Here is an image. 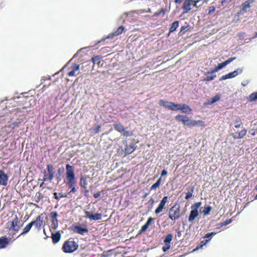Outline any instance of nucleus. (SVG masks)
Instances as JSON below:
<instances>
[{"label":"nucleus","instance_id":"nucleus-4","mask_svg":"<svg viewBox=\"0 0 257 257\" xmlns=\"http://www.w3.org/2000/svg\"><path fill=\"white\" fill-rule=\"evenodd\" d=\"M78 248V244L74 240H66L64 242L62 250L65 253H72Z\"/></svg>","mask_w":257,"mask_h":257},{"label":"nucleus","instance_id":"nucleus-41","mask_svg":"<svg viewBox=\"0 0 257 257\" xmlns=\"http://www.w3.org/2000/svg\"><path fill=\"white\" fill-rule=\"evenodd\" d=\"M236 57H230L227 59L225 61L222 62L224 67L227 66L228 64H230L231 62L236 59Z\"/></svg>","mask_w":257,"mask_h":257},{"label":"nucleus","instance_id":"nucleus-1","mask_svg":"<svg viewBox=\"0 0 257 257\" xmlns=\"http://www.w3.org/2000/svg\"><path fill=\"white\" fill-rule=\"evenodd\" d=\"M66 184L68 185V190H69L68 194L75 193L77 192V189L75 187L76 182L73 167L67 164L66 165Z\"/></svg>","mask_w":257,"mask_h":257},{"label":"nucleus","instance_id":"nucleus-17","mask_svg":"<svg viewBox=\"0 0 257 257\" xmlns=\"http://www.w3.org/2000/svg\"><path fill=\"white\" fill-rule=\"evenodd\" d=\"M247 130L245 128L243 129L240 132H235L232 134V136L234 139H239L243 138L246 134Z\"/></svg>","mask_w":257,"mask_h":257},{"label":"nucleus","instance_id":"nucleus-21","mask_svg":"<svg viewBox=\"0 0 257 257\" xmlns=\"http://www.w3.org/2000/svg\"><path fill=\"white\" fill-rule=\"evenodd\" d=\"M198 210H194L191 209L188 217L189 221L192 222V221H193L195 219V218L198 216Z\"/></svg>","mask_w":257,"mask_h":257},{"label":"nucleus","instance_id":"nucleus-50","mask_svg":"<svg viewBox=\"0 0 257 257\" xmlns=\"http://www.w3.org/2000/svg\"><path fill=\"white\" fill-rule=\"evenodd\" d=\"M70 69L74 71H78L80 69V65L79 64H74L72 65Z\"/></svg>","mask_w":257,"mask_h":257},{"label":"nucleus","instance_id":"nucleus-12","mask_svg":"<svg viewBox=\"0 0 257 257\" xmlns=\"http://www.w3.org/2000/svg\"><path fill=\"white\" fill-rule=\"evenodd\" d=\"M85 217H87L92 220H99L102 219V214L100 213H96L94 214H92L90 212L85 211L84 212Z\"/></svg>","mask_w":257,"mask_h":257},{"label":"nucleus","instance_id":"nucleus-2","mask_svg":"<svg viewBox=\"0 0 257 257\" xmlns=\"http://www.w3.org/2000/svg\"><path fill=\"white\" fill-rule=\"evenodd\" d=\"M175 119L178 121H181L184 125L189 127L201 125L203 123L202 120H193L187 115L180 114L177 115L175 116Z\"/></svg>","mask_w":257,"mask_h":257},{"label":"nucleus","instance_id":"nucleus-26","mask_svg":"<svg viewBox=\"0 0 257 257\" xmlns=\"http://www.w3.org/2000/svg\"><path fill=\"white\" fill-rule=\"evenodd\" d=\"M172 102L166 101L163 99H161L159 100V104L160 105L162 106L165 108H167L170 109L171 107Z\"/></svg>","mask_w":257,"mask_h":257},{"label":"nucleus","instance_id":"nucleus-47","mask_svg":"<svg viewBox=\"0 0 257 257\" xmlns=\"http://www.w3.org/2000/svg\"><path fill=\"white\" fill-rule=\"evenodd\" d=\"M58 226V219L52 220V227L56 230Z\"/></svg>","mask_w":257,"mask_h":257},{"label":"nucleus","instance_id":"nucleus-43","mask_svg":"<svg viewBox=\"0 0 257 257\" xmlns=\"http://www.w3.org/2000/svg\"><path fill=\"white\" fill-rule=\"evenodd\" d=\"M224 67V66L223 65L222 63H219L217 66H216L214 68L212 69L213 71H214V73L217 72L219 70L223 68Z\"/></svg>","mask_w":257,"mask_h":257},{"label":"nucleus","instance_id":"nucleus-57","mask_svg":"<svg viewBox=\"0 0 257 257\" xmlns=\"http://www.w3.org/2000/svg\"><path fill=\"white\" fill-rule=\"evenodd\" d=\"M101 191H98L97 193H94L93 194V197L95 198H97L101 196Z\"/></svg>","mask_w":257,"mask_h":257},{"label":"nucleus","instance_id":"nucleus-54","mask_svg":"<svg viewBox=\"0 0 257 257\" xmlns=\"http://www.w3.org/2000/svg\"><path fill=\"white\" fill-rule=\"evenodd\" d=\"M93 130L94 134H97L100 130V126L98 125L95 127H94Z\"/></svg>","mask_w":257,"mask_h":257},{"label":"nucleus","instance_id":"nucleus-59","mask_svg":"<svg viewBox=\"0 0 257 257\" xmlns=\"http://www.w3.org/2000/svg\"><path fill=\"white\" fill-rule=\"evenodd\" d=\"M158 187H159L158 185H157V184H156V183H155L154 184H153L152 185V186L151 187V190H155Z\"/></svg>","mask_w":257,"mask_h":257},{"label":"nucleus","instance_id":"nucleus-13","mask_svg":"<svg viewBox=\"0 0 257 257\" xmlns=\"http://www.w3.org/2000/svg\"><path fill=\"white\" fill-rule=\"evenodd\" d=\"M168 200V196H164L163 199L161 200L158 206L155 209V212L156 214H158L160 213L164 208V206L167 202Z\"/></svg>","mask_w":257,"mask_h":257},{"label":"nucleus","instance_id":"nucleus-62","mask_svg":"<svg viewBox=\"0 0 257 257\" xmlns=\"http://www.w3.org/2000/svg\"><path fill=\"white\" fill-rule=\"evenodd\" d=\"M168 173V172L165 169H163L161 172V176H163L166 175Z\"/></svg>","mask_w":257,"mask_h":257},{"label":"nucleus","instance_id":"nucleus-19","mask_svg":"<svg viewBox=\"0 0 257 257\" xmlns=\"http://www.w3.org/2000/svg\"><path fill=\"white\" fill-rule=\"evenodd\" d=\"M250 4H251L249 3L247 1L244 2L242 4V8L238 12V15H243L244 13H246L247 9L250 7Z\"/></svg>","mask_w":257,"mask_h":257},{"label":"nucleus","instance_id":"nucleus-32","mask_svg":"<svg viewBox=\"0 0 257 257\" xmlns=\"http://www.w3.org/2000/svg\"><path fill=\"white\" fill-rule=\"evenodd\" d=\"M89 48V47H83V48H82L79 49L77 51V52L74 55L72 58H71L68 62H70L73 58H76V57H78V56H80V57H82V55H80V52H81L82 51H83L84 50H85L87 48Z\"/></svg>","mask_w":257,"mask_h":257},{"label":"nucleus","instance_id":"nucleus-44","mask_svg":"<svg viewBox=\"0 0 257 257\" xmlns=\"http://www.w3.org/2000/svg\"><path fill=\"white\" fill-rule=\"evenodd\" d=\"M190 26L189 25H187V26H183L181 27L180 31L179 32L180 35H182L184 34L183 31L185 30H186V31H188L190 29Z\"/></svg>","mask_w":257,"mask_h":257},{"label":"nucleus","instance_id":"nucleus-45","mask_svg":"<svg viewBox=\"0 0 257 257\" xmlns=\"http://www.w3.org/2000/svg\"><path fill=\"white\" fill-rule=\"evenodd\" d=\"M146 13V10L145 9H141V10H134L132 11L129 12V14H140L142 13Z\"/></svg>","mask_w":257,"mask_h":257},{"label":"nucleus","instance_id":"nucleus-58","mask_svg":"<svg viewBox=\"0 0 257 257\" xmlns=\"http://www.w3.org/2000/svg\"><path fill=\"white\" fill-rule=\"evenodd\" d=\"M154 202H155L154 199H153V198H151V199H150V200L148 202V204H149V205H150L152 207L153 206Z\"/></svg>","mask_w":257,"mask_h":257},{"label":"nucleus","instance_id":"nucleus-64","mask_svg":"<svg viewBox=\"0 0 257 257\" xmlns=\"http://www.w3.org/2000/svg\"><path fill=\"white\" fill-rule=\"evenodd\" d=\"M84 194L85 196H88V194L89 193V190L87 189V187H86V189H84Z\"/></svg>","mask_w":257,"mask_h":257},{"label":"nucleus","instance_id":"nucleus-16","mask_svg":"<svg viewBox=\"0 0 257 257\" xmlns=\"http://www.w3.org/2000/svg\"><path fill=\"white\" fill-rule=\"evenodd\" d=\"M124 29L125 27L123 26H121L119 27L115 31L113 32L111 34H109L106 38L111 39L114 36L119 35L123 33Z\"/></svg>","mask_w":257,"mask_h":257},{"label":"nucleus","instance_id":"nucleus-40","mask_svg":"<svg viewBox=\"0 0 257 257\" xmlns=\"http://www.w3.org/2000/svg\"><path fill=\"white\" fill-rule=\"evenodd\" d=\"M249 100L250 101H255L257 100V92L251 93L249 96Z\"/></svg>","mask_w":257,"mask_h":257},{"label":"nucleus","instance_id":"nucleus-36","mask_svg":"<svg viewBox=\"0 0 257 257\" xmlns=\"http://www.w3.org/2000/svg\"><path fill=\"white\" fill-rule=\"evenodd\" d=\"M211 207L209 205L205 206L204 208V209L202 211L204 215L206 216L208 215L211 210Z\"/></svg>","mask_w":257,"mask_h":257},{"label":"nucleus","instance_id":"nucleus-51","mask_svg":"<svg viewBox=\"0 0 257 257\" xmlns=\"http://www.w3.org/2000/svg\"><path fill=\"white\" fill-rule=\"evenodd\" d=\"M36 199L35 201L37 203H38L40 201V200L43 198V196L40 193H38L37 194H36Z\"/></svg>","mask_w":257,"mask_h":257},{"label":"nucleus","instance_id":"nucleus-15","mask_svg":"<svg viewBox=\"0 0 257 257\" xmlns=\"http://www.w3.org/2000/svg\"><path fill=\"white\" fill-rule=\"evenodd\" d=\"M153 220V218L152 217H149L146 223L142 226L141 229L139 231L138 235H140L145 232Z\"/></svg>","mask_w":257,"mask_h":257},{"label":"nucleus","instance_id":"nucleus-56","mask_svg":"<svg viewBox=\"0 0 257 257\" xmlns=\"http://www.w3.org/2000/svg\"><path fill=\"white\" fill-rule=\"evenodd\" d=\"M192 194L191 192H187L186 194V196L185 197V199L188 200L192 196Z\"/></svg>","mask_w":257,"mask_h":257},{"label":"nucleus","instance_id":"nucleus-28","mask_svg":"<svg viewBox=\"0 0 257 257\" xmlns=\"http://www.w3.org/2000/svg\"><path fill=\"white\" fill-rule=\"evenodd\" d=\"M80 185L82 188L86 189V187H87V182L86 177L83 176H81L80 180Z\"/></svg>","mask_w":257,"mask_h":257},{"label":"nucleus","instance_id":"nucleus-22","mask_svg":"<svg viewBox=\"0 0 257 257\" xmlns=\"http://www.w3.org/2000/svg\"><path fill=\"white\" fill-rule=\"evenodd\" d=\"M180 110L183 113L189 114L192 111V109L186 104H181Z\"/></svg>","mask_w":257,"mask_h":257},{"label":"nucleus","instance_id":"nucleus-31","mask_svg":"<svg viewBox=\"0 0 257 257\" xmlns=\"http://www.w3.org/2000/svg\"><path fill=\"white\" fill-rule=\"evenodd\" d=\"M173 235L171 233L168 234L164 239V242L165 243L170 244L172 240Z\"/></svg>","mask_w":257,"mask_h":257},{"label":"nucleus","instance_id":"nucleus-52","mask_svg":"<svg viewBox=\"0 0 257 257\" xmlns=\"http://www.w3.org/2000/svg\"><path fill=\"white\" fill-rule=\"evenodd\" d=\"M171 245L170 244L165 243V245L162 247V250L164 252H166L170 248Z\"/></svg>","mask_w":257,"mask_h":257},{"label":"nucleus","instance_id":"nucleus-30","mask_svg":"<svg viewBox=\"0 0 257 257\" xmlns=\"http://www.w3.org/2000/svg\"><path fill=\"white\" fill-rule=\"evenodd\" d=\"M62 173V170L61 168H59L57 170V173L56 175V180L57 183H59L62 180L61 174Z\"/></svg>","mask_w":257,"mask_h":257},{"label":"nucleus","instance_id":"nucleus-9","mask_svg":"<svg viewBox=\"0 0 257 257\" xmlns=\"http://www.w3.org/2000/svg\"><path fill=\"white\" fill-rule=\"evenodd\" d=\"M195 2V0H185L182 9L183 10V14L188 13L191 9V6Z\"/></svg>","mask_w":257,"mask_h":257},{"label":"nucleus","instance_id":"nucleus-5","mask_svg":"<svg viewBox=\"0 0 257 257\" xmlns=\"http://www.w3.org/2000/svg\"><path fill=\"white\" fill-rule=\"evenodd\" d=\"M169 217L172 220H175L180 217V207L176 205L173 206L169 210Z\"/></svg>","mask_w":257,"mask_h":257},{"label":"nucleus","instance_id":"nucleus-25","mask_svg":"<svg viewBox=\"0 0 257 257\" xmlns=\"http://www.w3.org/2000/svg\"><path fill=\"white\" fill-rule=\"evenodd\" d=\"M113 127L115 130L119 133H122L124 132V127L121 123H115L113 124Z\"/></svg>","mask_w":257,"mask_h":257},{"label":"nucleus","instance_id":"nucleus-18","mask_svg":"<svg viewBox=\"0 0 257 257\" xmlns=\"http://www.w3.org/2000/svg\"><path fill=\"white\" fill-rule=\"evenodd\" d=\"M221 98V95L219 94L215 95L212 97L211 99H208L207 101L204 103V105H211L216 102L219 101Z\"/></svg>","mask_w":257,"mask_h":257},{"label":"nucleus","instance_id":"nucleus-61","mask_svg":"<svg viewBox=\"0 0 257 257\" xmlns=\"http://www.w3.org/2000/svg\"><path fill=\"white\" fill-rule=\"evenodd\" d=\"M214 72L213 71V69H211L209 71H208L206 72H205V75H209V74L212 75V74H214Z\"/></svg>","mask_w":257,"mask_h":257},{"label":"nucleus","instance_id":"nucleus-37","mask_svg":"<svg viewBox=\"0 0 257 257\" xmlns=\"http://www.w3.org/2000/svg\"><path fill=\"white\" fill-rule=\"evenodd\" d=\"M216 74H212L209 76H207L205 78H204L203 80L204 82L210 81L214 80L216 77Z\"/></svg>","mask_w":257,"mask_h":257},{"label":"nucleus","instance_id":"nucleus-48","mask_svg":"<svg viewBox=\"0 0 257 257\" xmlns=\"http://www.w3.org/2000/svg\"><path fill=\"white\" fill-rule=\"evenodd\" d=\"M122 133L123 136L126 137H131L134 135V134L132 132L125 131V130H124V132H122Z\"/></svg>","mask_w":257,"mask_h":257},{"label":"nucleus","instance_id":"nucleus-6","mask_svg":"<svg viewBox=\"0 0 257 257\" xmlns=\"http://www.w3.org/2000/svg\"><path fill=\"white\" fill-rule=\"evenodd\" d=\"M243 68H238L233 72H229L226 75L222 76L219 79L220 81L225 80L227 79H230L235 77L238 74H241L243 72Z\"/></svg>","mask_w":257,"mask_h":257},{"label":"nucleus","instance_id":"nucleus-53","mask_svg":"<svg viewBox=\"0 0 257 257\" xmlns=\"http://www.w3.org/2000/svg\"><path fill=\"white\" fill-rule=\"evenodd\" d=\"M232 221V218L226 219L225 221L222 222V225H224V226L230 224V223H231Z\"/></svg>","mask_w":257,"mask_h":257},{"label":"nucleus","instance_id":"nucleus-23","mask_svg":"<svg viewBox=\"0 0 257 257\" xmlns=\"http://www.w3.org/2000/svg\"><path fill=\"white\" fill-rule=\"evenodd\" d=\"M61 238V234L59 231H57L56 233H52V239L54 243H57L59 241Z\"/></svg>","mask_w":257,"mask_h":257},{"label":"nucleus","instance_id":"nucleus-63","mask_svg":"<svg viewBox=\"0 0 257 257\" xmlns=\"http://www.w3.org/2000/svg\"><path fill=\"white\" fill-rule=\"evenodd\" d=\"M60 197H67V194L66 193H59Z\"/></svg>","mask_w":257,"mask_h":257},{"label":"nucleus","instance_id":"nucleus-10","mask_svg":"<svg viewBox=\"0 0 257 257\" xmlns=\"http://www.w3.org/2000/svg\"><path fill=\"white\" fill-rule=\"evenodd\" d=\"M47 169L48 170L49 177L48 178L46 177L45 176L43 178V181H46L47 180H49L50 181H51L54 177V168L53 165L51 164H48L47 165Z\"/></svg>","mask_w":257,"mask_h":257},{"label":"nucleus","instance_id":"nucleus-34","mask_svg":"<svg viewBox=\"0 0 257 257\" xmlns=\"http://www.w3.org/2000/svg\"><path fill=\"white\" fill-rule=\"evenodd\" d=\"M89 48V47H83V48H82L79 49L77 51V52L74 55L72 58H71L68 62H70L73 58H76V57H78V56H80V57H82V55H80V52H81L82 51H83L84 50H85L87 48Z\"/></svg>","mask_w":257,"mask_h":257},{"label":"nucleus","instance_id":"nucleus-46","mask_svg":"<svg viewBox=\"0 0 257 257\" xmlns=\"http://www.w3.org/2000/svg\"><path fill=\"white\" fill-rule=\"evenodd\" d=\"M216 234H217V232H211L207 233V234H206L205 235L204 238H207V239H210V240H211L212 237Z\"/></svg>","mask_w":257,"mask_h":257},{"label":"nucleus","instance_id":"nucleus-29","mask_svg":"<svg viewBox=\"0 0 257 257\" xmlns=\"http://www.w3.org/2000/svg\"><path fill=\"white\" fill-rule=\"evenodd\" d=\"M181 104L176 103L172 102L170 109L172 111L180 110Z\"/></svg>","mask_w":257,"mask_h":257},{"label":"nucleus","instance_id":"nucleus-38","mask_svg":"<svg viewBox=\"0 0 257 257\" xmlns=\"http://www.w3.org/2000/svg\"><path fill=\"white\" fill-rule=\"evenodd\" d=\"M234 123H236V125L234 126L236 128H238L240 127L242 122L240 118L238 116L236 117L234 120Z\"/></svg>","mask_w":257,"mask_h":257},{"label":"nucleus","instance_id":"nucleus-27","mask_svg":"<svg viewBox=\"0 0 257 257\" xmlns=\"http://www.w3.org/2000/svg\"><path fill=\"white\" fill-rule=\"evenodd\" d=\"M179 22L178 21H176L174 22L172 24L170 28L169 33H172V32H174V31H175L176 30V29H177V28L179 27Z\"/></svg>","mask_w":257,"mask_h":257},{"label":"nucleus","instance_id":"nucleus-49","mask_svg":"<svg viewBox=\"0 0 257 257\" xmlns=\"http://www.w3.org/2000/svg\"><path fill=\"white\" fill-rule=\"evenodd\" d=\"M50 216L52 218V220L57 219L58 213L56 211H52L50 213Z\"/></svg>","mask_w":257,"mask_h":257},{"label":"nucleus","instance_id":"nucleus-11","mask_svg":"<svg viewBox=\"0 0 257 257\" xmlns=\"http://www.w3.org/2000/svg\"><path fill=\"white\" fill-rule=\"evenodd\" d=\"M133 143H132L131 145H128L126 143V141L123 142V144L125 143V148H124V152L125 155H129L134 152L136 149V147H135V140H133Z\"/></svg>","mask_w":257,"mask_h":257},{"label":"nucleus","instance_id":"nucleus-33","mask_svg":"<svg viewBox=\"0 0 257 257\" xmlns=\"http://www.w3.org/2000/svg\"><path fill=\"white\" fill-rule=\"evenodd\" d=\"M89 48V47H83V48H82L79 49L77 51V52L74 55L72 58H71L68 62H70L73 58H76V57H78V56H80V57H82V55H80V52H81L82 51H83L84 50H85L87 48Z\"/></svg>","mask_w":257,"mask_h":257},{"label":"nucleus","instance_id":"nucleus-42","mask_svg":"<svg viewBox=\"0 0 257 257\" xmlns=\"http://www.w3.org/2000/svg\"><path fill=\"white\" fill-rule=\"evenodd\" d=\"M202 203L201 202H198L196 203H195L193 205H192L191 207V209L194 210H198L199 207L201 205Z\"/></svg>","mask_w":257,"mask_h":257},{"label":"nucleus","instance_id":"nucleus-39","mask_svg":"<svg viewBox=\"0 0 257 257\" xmlns=\"http://www.w3.org/2000/svg\"><path fill=\"white\" fill-rule=\"evenodd\" d=\"M100 57L97 55L91 58V61L94 64L96 63L99 64L100 63Z\"/></svg>","mask_w":257,"mask_h":257},{"label":"nucleus","instance_id":"nucleus-3","mask_svg":"<svg viewBox=\"0 0 257 257\" xmlns=\"http://www.w3.org/2000/svg\"><path fill=\"white\" fill-rule=\"evenodd\" d=\"M43 214L39 215L36 217V220L32 221L28 223L23 229V232L20 234L19 236H24L29 232L32 227L35 225L36 228L38 229H40L43 224Z\"/></svg>","mask_w":257,"mask_h":257},{"label":"nucleus","instance_id":"nucleus-7","mask_svg":"<svg viewBox=\"0 0 257 257\" xmlns=\"http://www.w3.org/2000/svg\"><path fill=\"white\" fill-rule=\"evenodd\" d=\"M18 223H20V220L18 219V216L15 215L13 220L8 223V226H10L9 228V230L18 231L21 228V225H18Z\"/></svg>","mask_w":257,"mask_h":257},{"label":"nucleus","instance_id":"nucleus-55","mask_svg":"<svg viewBox=\"0 0 257 257\" xmlns=\"http://www.w3.org/2000/svg\"><path fill=\"white\" fill-rule=\"evenodd\" d=\"M215 11V8L214 7H213V6L210 7L209 8V12H208V15L211 14L212 13L214 12Z\"/></svg>","mask_w":257,"mask_h":257},{"label":"nucleus","instance_id":"nucleus-8","mask_svg":"<svg viewBox=\"0 0 257 257\" xmlns=\"http://www.w3.org/2000/svg\"><path fill=\"white\" fill-rule=\"evenodd\" d=\"M71 229L76 233L83 235L88 232L89 230L86 227H83L80 225L73 224L71 226Z\"/></svg>","mask_w":257,"mask_h":257},{"label":"nucleus","instance_id":"nucleus-14","mask_svg":"<svg viewBox=\"0 0 257 257\" xmlns=\"http://www.w3.org/2000/svg\"><path fill=\"white\" fill-rule=\"evenodd\" d=\"M9 177L5 172L0 170V184L3 186H6L8 184Z\"/></svg>","mask_w":257,"mask_h":257},{"label":"nucleus","instance_id":"nucleus-20","mask_svg":"<svg viewBox=\"0 0 257 257\" xmlns=\"http://www.w3.org/2000/svg\"><path fill=\"white\" fill-rule=\"evenodd\" d=\"M9 243V240L6 236L0 237V249L5 248Z\"/></svg>","mask_w":257,"mask_h":257},{"label":"nucleus","instance_id":"nucleus-60","mask_svg":"<svg viewBox=\"0 0 257 257\" xmlns=\"http://www.w3.org/2000/svg\"><path fill=\"white\" fill-rule=\"evenodd\" d=\"M75 75V71L71 69V70L68 73V75L69 76H74Z\"/></svg>","mask_w":257,"mask_h":257},{"label":"nucleus","instance_id":"nucleus-35","mask_svg":"<svg viewBox=\"0 0 257 257\" xmlns=\"http://www.w3.org/2000/svg\"><path fill=\"white\" fill-rule=\"evenodd\" d=\"M167 10L166 9L162 8L160 11L155 13L154 16L155 17H159L161 15H162V16H164Z\"/></svg>","mask_w":257,"mask_h":257},{"label":"nucleus","instance_id":"nucleus-24","mask_svg":"<svg viewBox=\"0 0 257 257\" xmlns=\"http://www.w3.org/2000/svg\"><path fill=\"white\" fill-rule=\"evenodd\" d=\"M210 239H206L200 241V243L198 244L195 248L193 250V252L196 251L198 249L202 248L203 246L205 245L207 243Z\"/></svg>","mask_w":257,"mask_h":257}]
</instances>
